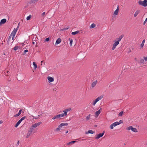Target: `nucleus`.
Instances as JSON below:
<instances>
[{
	"mask_svg": "<svg viewBox=\"0 0 147 147\" xmlns=\"http://www.w3.org/2000/svg\"><path fill=\"white\" fill-rule=\"evenodd\" d=\"M138 3L140 5L146 7L147 6V0H144L143 1L139 0L138 1Z\"/></svg>",
	"mask_w": 147,
	"mask_h": 147,
	"instance_id": "nucleus-1",
	"label": "nucleus"
},
{
	"mask_svg": "<svg viewBox=\"0 0 147 147\" xmlns=\"http://www.w3.org/2000/svg\"><path fill=\"white\" fill-rule=\"evenodd\" d=\"M68 125V123H61L59 126L58 127L56 128L55 131H59L60 130V129L63 126H67Z\"/></svg>",
	"mask_w": 147,
	"mask_h": 147,
	"instance_id": "nucleus-2",
	"label": "nucleus"
},
{
	"mask_svg": "<svg viewBox=\"0 0 147 147\" xmlns=\"http://www.w3.org/2000/svg\"><path fill=\"white\" fill-rule=\"evenodd\" d=\"M126 129L128 130H131L132 131L134 132H138V130L137 129L135 128H134L131 126L127 128Z\"/></svg>",
	"mask_w": 147,
	"mask_h": 147,
	"instance_id": "nucleus-3",
	"label": "nucleus"
},
{
	"mask_svg": "<svg viewBox=\"0 0 147 147\" xmlns=\"http://www.w3.org/2000/svg\"><path fill=\"white\" fill-rule=\"evenodd\" d=\"M17 29H16L15 28H14L13 31L11 33V34L10 35L8 39V41H7L8 42H9V41L11 39V36H12V35H15L17 31Z\"/></svg>",
	"mask_w": 147,
	"mask_h": 147,
	"instance_id": "nucleus-4",
	"label": "nucleus"
},
{
	"mask_svg": "<svg viewBox=\"0 0 147 147\" xmlns=\"http://www.w3.org/2000/svg\"><path fill=\"white\" fill-rule=\"evenodd\" d=\"M115 42L113 45V46L112 48V49L114 50L116 47V46L119 44V42L115 40Z\"/></svg>",
	"mask_w": 147,
	"mask_h": 147,
	"instance_id": "nucleus-5",
	"label": "nucleus"
},
{
	"mask_svg": "<svg viewBox=\"0 0 147 147\" xmlns=\"http://www.w3.org/2000/svg\"><path fill=\"white\" fill-rule=\"evenodd\" d=\"M104 133H105V131H103L102 133H100L99 134H98L97 135H96V137L95 138L97 139H99L100 138L102 137L104 135Z\"/></svg>",
	"mask_w": 147,
	"mask_h": 147,
	"instance_id": "nucleus-6",
	"label": "nucleus"
},
{
	"mask_svg": "<svg viewBox=\"0 0 147 147\" xmlns=\"http://www.w3.org/2000/svg\"><path fill=\"white\" fill-rule=\"evenodd\" d=\"M122 121L121 120H120V121L119 122L116 121L114 123H112L114 127H115L117 125H119L121 123H122Z\"/></svg>",
	"mask_w": 147,
	"mask_h": 147,
	"instance_id": "nucleus-7",
	"label": "nucleus"
},
{
	"mask_svg": "<svg viewBox=\"0 0 147 147\" xmlns=\"http://www.w3.org/2000/svg\"><path fill=\"white\" fill-rule=\"evenodd\" d=\"M42 123L41 122H40L37 123H35L34 124H32V126L35 129L39 125Z\"/></svg>",
	"mask_w": 147,
	"mask_h": 147,
	"instance_id": "nucleus-8",
	"label": "nucleus"
},
{
	"mask_svg": "<svg viewBox=\"0 0 147 147\" xmlns=\"http://www.w3.org/2000/svg\"><path fill=\"white\" fill-rule=\"evenodd\" d=\"M71 108H69L68 109H65L63 111V112L64 113V114L66 116L67 115V112L69 111H70L71 110Z\"/></svg>",
	"mask_w": 147,
	"mask_h": 147,
	"instance_id": "nucleus-9",
	"label": "nucleus"
},
{
	"mask_svg": "<svg viewBox=\"0 0 147 147\" xmlns=\"http://www.w3.org/2000/svg\"><path fill=\"white\" fill-rule=\"evenodd\" d=\"M124 35L123 34L121 35L119 38H117L115 40L116 41H117L119 42L121 40L122 38L123 37Z\"/></svg>",
	"mask_w": 147,
	"mask_h": 147,
	"instance_id": "nucleus-10",
	"label": "nucleus"
},
{
	"mask_svg": "<svg viewBox=\"0 0 147 147\" xmlns=\"http://www.w3.org/2000/svg\"><path fill=\"white\" fill-rule=\"evenodd\" d=\"M119 9V6L118 5L115 11L114 12V14L116 16L118 15Z\"/></svg>",
	"mask_w": 147,
	"mask_h": 147,
	"instance_id": "nucleus-11",
	"label": "nucleus"
},
{
	"mask_svg": "<svg viewBox=\"0 0 147 147\" xmlns=\"http://www.w3.org/2000/svg\"><path fill=\"white\" fill-rule=\"evenodd\" d=\"M32 133L30 131H28L27 134L26 136V138H28L32 134Z\"/></svg>",
	"mask_w": 147,
	"mask_h": 147,
	"instance_id": "nucleus-12",
	"label": "nucleus"
},
{
	"mask_svg": "<svg viewBox=\"0 0 147 147\" xmlns=\"http://www.w3.org/2000/svg\"><path fill=\"white\" fill-rule=\"evenodd\" d=\"M104 95H101L100 96L98 97V98H97L95 100L97 101H98L100 100H101L102 98H103Z\"/></svg>",
	"mask_w": 147,
	"mask_h": 147,
	"instance_id": "nucleus-13",
	"label": "nucleus"
},
{
	"mask_svg": "<svg viewBox=\"0 0 147 147\" xmlns=\"http://www.w3.org/2000/svg\"><path fill=\"white\" fill-rule=\"evenodd\" d=\"M61 41V40L60 38H58L56 40L55 43V45H56L60 43Z\"/></svg>",
	"mask_w": 147,
	"mask_h": 147,
	"instance_id": "nucleus-14",
	"label": "nucleus"
},
{
	"mask_svg": "<svg viewBox=\"0 0 147 147\" xmlns=\"http://www.w3.org/2000/svg\"><path fill=\"white\" fill-rule=\"evenodd\" d=\"M29 131H30V132L33 133H35L36 132V131H35V129L32 126L30 128Z\"/></svg>",
	"mask_w": 147,
	"mask_h": 147,
	"instance_id": "nucleus-15",
	"label": "nucleus"
},
{
	"mask_svg": "<svg viewBox=\"0 0 147 147\" xmlns=\"http://www.w3.org/2000/svg\"><path fill=\"white\" fill-rule=\"evenodd\" d=\"M57 115L58 116L59 119L62 117H63L66 116L64 114V113H61Z\"/></svg>",
	"mask_w": 147,
	"mask_h": 147,
	"instance_id": "nucleus-16",
	"label": "nucleus"
},
{
	"mask_svg": "<svg viewBox=\"0 0 147 147\" xmlns=\"http://www.w3.org/2000/svg\"><path fill=\"white\" fill-rule=\"evenodd\" d=\"M101 111L100 110H99L96 111L95 113V116L96 117H98L99 114L100 113Z\"/></svg>",
	"mask_w": 147,
	"mask_h": 147,
	"instance_id": "nucleus-17",
	"label": "nucleus"
},
{
	"mask_svg": "<svg viewBox=\"0 0 147 147\" xmlns=\"http://www.w3.org/2000/svg\"><path fill=\"white\" fill-rule=\"evenodd\" d=\"M6 20L5 19H3L1 20L0 22V25L5 23L6 22Z\"/></svg>",
	"mask_w": 147,
	"mask_h": 147,
	"instance_id": "nucleus-18",
	"label": "nucleus"
},
{
	"mask_svg": "<svg viewBox=\"0 0 147 147\" xmlns=\"http://www.w3.org/2000/svg\"><path fill=\"white\" fill-rule=\"evenodd\" d=\"M140 12V11L139 10H137L135 12L134 14V16L135 17H136L137 15Z\"/></svg>",
	"mask_w": 147,
	"mask_h": 147,
	"instance_id": "nucleus-19",
	"label": "nucleus"
},
{
	"mask_svg": "<svg viewBox=\"0 0 147 147\" xmlns=\"http://www.w3.org/2000/svg\"><path fill=\"white\" fill-rule=\"evenodd\" d=\"M47 79L50 82H53L54 80V79L52 77L50 76H48L47 77Z\"/></svg>",
	"mask_w": 147,
	"mask_h": 147,
	"instance_id": "nucleus-20",
	"label": "nucleus"
},
{
	"mask_svg": "<svg viewBox=\"0 0 147 147\" xmlns=\"http://www.w3.org/2000/svg\"><path fill=\"white\" fill-rule=\"evenodd\" d=\"M97 81H95L92 83L91 86L92 88H94L95 86L97 83Z\"/></svg>",
	"mask_w": 147,
	"mask_h": 147,
	"instance_id": "nucleus-21",
	"label": "nucleus"
},
{
	"mask_svg": "<svg viewBox=\"0 0 147 147\" xmlns=\"http://www.w3.org/2000/svg\"><path fill=\"white\" fill-rule=\"evenodd\" d=\"M22 111V109L20 110H19V111L18 113L17 114L15 115H14V117H16L19 116L21 113Z\"/></svg>",
	"mask_w": 147,
	"mask_h": 147,
	"instance_id": "nucleus-22",
	"label": "nucleus"
},
{
	"mask_svg": "<svg viewBox=\"0 0 147 147\" xmlns=\"http://www.w3.org/2000/svg\"><path fill=\"white\" fill-rule=\"evenodd\" d=\"M79 32V31H75V32H73L71 33V34L72 35H75L78 33Z\"/></svg>",
	"mask_w": 147,
	"mask_h": 147,
	"instance_id": "nucleus-23",
	"label": "nucleus"
},
{
	"mask_svg": "<svg viewBox=\"0 0 147 147\" xmlns=\"http://www.w3.org/2000/svg\"><path fill=\"white\" fill-rule=\"evenodd\" d=\"M145 41V40L144 39L143 40V41L142 42V43L140 45V47H141L142 48L143 47V46L144 45V43Z\"/></svg>",
	"mask_w": 147,
	"mask_h": 147,
	"instance_id": "nucleus-24",
	"label": "nucleus"
},
{
	"mask_svg": "<svg viewBox=\"0 0 147 147\" xmlns=\"http://www.w3.org/2000/svg\"><path fill=\"white\" fill-rule=\"evenodd\" d=\"M21 123V122L19 120L17 123L15 125V127H17Z\"/></svg>",
	"mask_w": 147,
	"mask_h": 147,
	"instance_id": "nucleus-25",
	"label": "nucleus"
},
{
	"mask_svg": "<svg viewBox=\"0 0 147 147\" xmlns=\"http://www.w3.org/2000/svg\"><path fill=\"white\" fill-rule=\"evenodd\" d=\"M59 119V118H58L57 115H56L55 116L53 117L52 119L54 120L56 119Z\"/></svg>",
	"mask_w": 147,
	"mask_h": 147,
	"instance_id": "nucleus-26",
	"label": "nucleus"
},
{
	"mask_svg": "<svg viewBox=\"0 0 147 147\" xmlns=\"http://www.w3.org/2000/svg\"><path fill=\"white\" fill-rule=\"evenodd\" d=\"M33 65H34V68L35 69H36L37 67V65L36 64V63L35 62H34L33 63Z\"/></svg>",
	"mask_w": 147,
	"mask_h": 147,
	"instance_id": "nucleus-27",
	"label": "nucleus"
},
{
	"mask_svg": "<svg viewBox=\"0 0 147 147\" xmlns=\"http://www.w3.org/2000/svg\"><path fill=\"white\" fill-rule=\"evenodd\" d=\"M96 26L95 24L94 23L92 24L90 26V28H94Z\"/></svg>",
	"mask_w": 147,
	"mask_h": 147,
	"instance_id": "nucleus-28",
	"label": "nucleus"
},
{
	"mask_svg": "<svg viewBox=\"0 0 147 147\" xmlns=\"http://www.w3.org/2000/svg\"><path fill=\"white\" fill-rule=\"evenodd\" d=\"M144 59H141L140 60V63L141 64H143L144 63Z\"/></svg>",
	"mask_w": 147,
	"mask_h": 147,
	"instance_id": "nucleus-29",
	"label": "nucleus"
},
{
	"mask_svg": "<svg viewBox=\"0 0 147 147\" xmlns=\"http://www.w3.org/2000/svg\"><path fill=\"white\" fill-rule=\"evenodd\" d=\"M75 142H76V141H71V142H70L67 143V145H69L70 144H74V143H75Z\"/></svg>",
	"mask_w": 147,
	"mask_h": 147,
	"instance_id": "nucleus-30",
	"label": "nucleus"
},
{
	"mask_svg": "<svg viewBox=\"0 0 147 147\" xmlns=\"http://www.w3.org/2000/svg\"><path fill=\"white\" fill-rule=\"evenodd\" d=\"M31 17H32L31 15H29V16H28L27 17L26 19L27 20H29L31 19Z\"/></svg>",
	"mask_w": 147,
	"mask_h": 147,
	"instance_id": "nucleus-31",
	"label": "nucleus"
},
{
	"mask_svg": "<svg viewBox=\"0 0 147 147\" xmlns=\"http://www.w3.org/2000/svg\"><path fill=\"white\" fill-rule=\"evenodd\" d=\"M88 133L89 134H93L94 133V131L92 130H89L88 131Z\"/></svg>",
	"mask_w": 147,
	"mask_h": 147,
	"instance_id": "nucleus-32",
	"label": "nucleus"
},
{
	"mask_svg": "<svg viewBox=\"0 0 147 147\" xmlns=\"http://www.w3.org/2000/svg\"><path fill=\"white\" fill-rule=\"evenodd\" d=\"M123 111H122L119 113V114H118V115L119 116H122L123 115Z\"/></svg>",
	"mask_w": 147,
	"mask_h": 147,
	"instance_id": "nucleus-33",
	"label": "nucleus"
},
{
	"mask_svg": "<svg viewBox=\"0 0 147 147\" xmlns=\"http://www.w3.org/2000/svg\"><path fill=\"white\" fill-rule=\"evenodd\" d=\"M97 102V101H96L95 100H94L92 102V104L93 106H94L96 102Z\"/></svg>",
	"mask_w": 147,
	"mask_h": 147,
	"instance_id": "nucleus-34",
	"label": "nucleus"
},
{
	"mask_svg": "<svg viewBox=\"0 0 147 147\" xmlns=\"http://www.w3.org/2000/svg\"><path fill=\"white\" fill-rule=\"evenodd\" d=\"M26 118V116H24L21 118L19 120L21 122L24 120Z\"/></svg>",
	"mask_w": 147,
	"mask_h": 147,
	"instance_id": "nucleus-35",
	"label": "nucleus"
},
{
	"mask_svg": "<svg viewBox=\"0 0 147 147\" xmlns=\"http://www.w3.org/2000/svg\"><path fill=\"white\" fill-rule=\"evenodd\" d=\"M73 40L72 39H71L70 40L69 44L71 46L72 44Z\"/></svg>",
	"mask_w": 147,
	"mask_h": 147,
	"instance_id": "nucleus-36",
	"label": "nucleus"
},
{
	"mask_svg": "<svg viewBox=\"0 0 147 147\" xmlns=\"http://www.w3.org/2000/svg\"><path fill=\"white\" fill-rule=\"evenodd\" d=\"M18 46H16L13 48V50L15 51H16L18 49Z\"/></svg>",
	"mask_w": 147,
	"mask_h": 147,
	"instance_id": "nucleus-37",
	"label": "nucleus"
},
{
	"mask_svg": "<svg viewBox=\"0 0 147 147\" xmlns=\"http://www.w3.org/2000/svg\"><path fill=\"white\" fill-rule=\"evenodd\" d=\"M39 117V115H37L36 117H34L33 116H32V117H33V119H38Z\"/></svg>",
	"mask_w": 147,
	"mask_h": 147,
	"instance_id": "nucleus-38",
	"label": "nucleus"
},
{
	"mask_svg": "<svg viewBox=\"0 0 147 147\" xmlns=\"http://www.w3.org/2000/svg\"><path fill=\"white\" fill-rule=\"evenodd\" d=\"M90 115L89 114L88 116L86 117V119L87 120H89L90 118Z\"/></svg>",
	"mask_w": 147,
	"mask_h": 147,
	"instance_id": "nucleus-39",
	"label": "nucleus"
},
{
	"mask_svg": "<svg viewBox=\"0 0 147 147\" xmlns=\"http://www.w3.org/2000/svg\"><path fill=\"white\" fill-rule=\"evenodd\" d=\"M143 58L145 62L147 61V56L146 57H144Z\"/></svg>",
	"mask_w": 147,
	"mask_h": 147,
	"instance_id": "nucleus-40",
	"label": "nucleus"
},
{
	"mask_svg": "<svg viewBox=\"0 0 147 147\" xmlns=\"http://www.w3.org/2000/svg\"><path fill=\"white\" fill-rule=\"evenodd\" d=\"M50 38L49 37H48L45 39V42H47L49 40Z\"/></svg>",
	"mask_w": 147,
	"mask_h": 147,
	"instance_id": "nucleus-41",
	"label": "nucleus"
},
{
	"mask_svg": "<svg viewBox=\"0 0 147 147\" xmlns=\"http://www.w3.org/2000/svg\"><path fill=\"white\" fill-rule=\"evenodd\" d=\"M45 12H43L42 14V17H45Z\"/></svg>",
	"mask_w": 147,
	"mask_h": 147,
	"instance_id": "nucleus-42",
	"label": "nucleus"
},
{
	"mask_svg": "<svg viewBox=\"0 0 147 147\" xmlns=\"http://www.w3.org/2000/svg\"><path fill=\"white\" fill-rule=\"evenodd\" d=\"M113 126L112 124H111L110 126V127L111 129H113Z\"/></svg>",
	"mask_w": 147,
	"mask_h": 147,
	"instance_id": "nucleus-43",
	"label": "nucleus"
},
{
	"mask_svg": "<svg viewBox=\"0 0 147 147\" xmlns=\"http://www.w3.org/2000/svg\"><path fill=\"white\" fill-rule=\"evenodd\" d=\"M15 35H12V36H11L12 37V39L13 40H14L15 39H14V37H15Z\"/></svg>",
	"mask_w": 147,
	"mask_h": 147,
	"instance_id": "nucleus-44",
	"label": "nucleus"
},
{
	"mask_svg": "<svg viewBox=\"0 0 147 147\" xmlns=\"http://www.w3.org/2000/svg\"><path fill=\"white\" fill-rule=\"evenodd\" d=\"M37 1V0H31V2L32 3H34L36 2Z\"/></svg>",
	"mask_w": 147,
	"mask_h": 147,
	"instance_id": "nucleus-45",
	"label": "nucleus"
},
{
	"mask_svg": "<svg viewBox=\"0 0 147 147\" xmlns=\"http://www.w3.org/2000/svg\"><path fill=\"white\" fill-rule=\"evenodd\" d=\"M147 21V20H146V19L145 20V21L144 22V23H143V24L144 25L146 23Z\"/></svg>",
	"mask_w": 147,
	"mask_h": 147,
	"instance_id": "nucleus-46",
	"label": "nucleus"
},
{
	"mask_svg": "<svg viewBox=\"0 0 147 147\" xmlns=\"http://www.w3.org/2000/svg\"><path fill=\"white\" fill-rule=\"evenodd\" d=\"M28 51V50L27 49L25 50L24 51V53H26V52Z\"/></svg>",
	"mask_w": 147,
	"mask_h": 147,
	"instance_id": "nucleus-47",
	"label": "nucleus"
},
{
	"mask_svg": "<svg viewBox=\"0 0 147 147\" xmlns=\"http://www.w3.org/2000/svg\"><path fill=\"white\" fill-rule=\"evenodd\" d=\"M69 28H64L63 29V30H67Z\"/></svg>",
	"mask_w": 147,
	"mask_h": 147,
	"instance_id": "nucleus-48",
	"label": "nucleus"
},
{
	"mask_svg": "<svg viewBox=\"0 0 147 147\" xmlns=\"http://www.w3.org/2000/svg\"><path fill=\"white\" fill-rule=\"evenodd\" d=\"M3 121H2V120L0 121V124L2 123H3Z\"/></svg>",
	"mask_w": 147,
	"mask_h": 147,
	"instance_id": "nucleus-49",
	"label": "nucleus"
},
{
	"mask_svg": "<svg viewBox=\"0 0 147 147\" xmlns=\"http://www.w3.org/2000/svg\"><path fill=\"white\" fill-rule=\"evenodd\" d=\"M42 113H43L42 112H39V114H42Z\"/></svg>",
	"mask_w": 147,
	"mask_h": 147,
	"instance_id": "nucleus-50",
	"label": "nucleus"
},
{
	"mask_svg": "<svg viewBox=\"0 0 147 147\" xmlns=\"http://www.w3.org/2000/svg\"><path fill=\"white\" fill-rule=\"evenodd\" d=\"M19 23L18 24V26L16 29H18V27H19Z\"/></svg>",
	"mask_w": 147,
	"mask_h": 147,
	"instance_id": "nucleus-51",
	"label": "nucleus"
},
{
	"mask_svg": "<svg viewBox=\"0 0 147 147\" xmlns=\"http://www.w3.org/2000/svg\"><path fill=\"white\" fill-rule=\"evenodd\" d=\"M32 44H33L34 45V44H35V42L34 41L32 42Z\"/></svg>",
	"mask_w": 147,
	"mask_h": 147,
	"instance_id": "nucleus-52",
	"label": "nucleus"
},
{
	"mask_svg": "<svg viewBox=\"0 0 147 147\" xmlns=\"http://www.w3.org/2000/svg\"><path fill=\"white\" fill-rule=\"evenodd\" d=\"M68 131H67L65 133H66V134H67V133H68Z\"/></svg>",
	"mask_w": 147,
	"mask_h": 147,
	"instance_id": "nucleus-53",
	"label": "nucleus"
},
{
	"mask_svg": "<svg viewBox=\"0 0 147 147\" xmlns=\"http://www.w3.org/2000/svg\"><path fill=\"white\" fill-rule=\"evenodd\" d=\"M19 141H18V144H19Z\"/></svg>",
	"mask_w": 147,
	"mask_h": 147,
	"instance_id": "nucleus-54",
	"label": "nucleus"
},
{
	"mask_svg": "<svg viewBox=\"0 0 147 147\" xmlns=\"http://www.w3.org/2000/svg\"><path fill=\"white\" fill-rule=\"evenodd\" d=\"M41 62L42 63L43 62V61H41Z\"/></svg>",
	"mask_w": 147,
	"mask_h": 147,
	"instance_id": "nucleus-55",
	"label": "nucleus"
},
{
	"mask_svg": "<svg viewBox=\"0 0 147 147\" xmlns=\"http://www.w3.org/2000/svg\"><path fill=\"white\" fill-rule=\"evenodd\" d=\"M135 59L136 60V58H135Z\"/></svg>",
	"mask_w": 147,
	"mask_h": 147,
	"instance_id": "nucleus-56",
	"label": "nucleus"
},
{
	"mask_svg": "<svg viewBox=\"0 0 147 147\" xmlns=\"http://www.w3.org/2000/svg\"><path fill=\"white\" fill-rule=\"evenodd\" d=\"M146 20H147V18H146Z\"/></svg>",
	"mask_w": 147,
	"mask_h": 147,
	"instance_id": "nucleus-57",
	"label": "nucleus"
},
{
	"mask_svg": "<svg viewBox=\"0 0 147 147\" xmlns=\"http://www.w3.org/2000/svg\"><path fill=\"white\" fill-rule=\"evenodd\" d=\"M146 145H147V143H146Z\"/></svg>",
	"mask_w": 147,
	"mask_h": 147,
	"instance_id": "nucleus-58",
	"label": "nucleus"
}]
</instances>
